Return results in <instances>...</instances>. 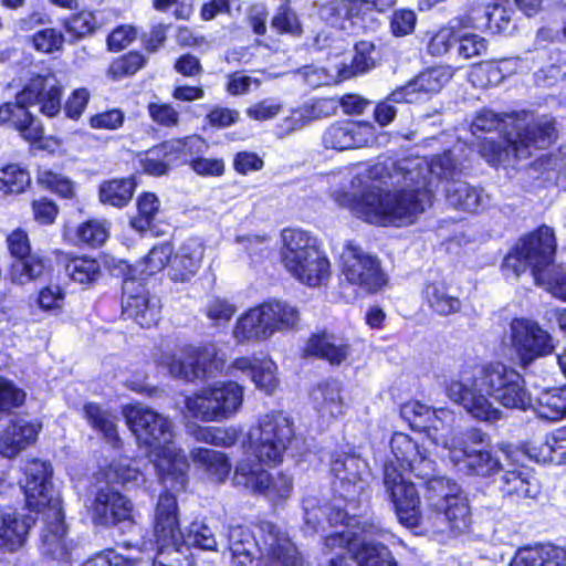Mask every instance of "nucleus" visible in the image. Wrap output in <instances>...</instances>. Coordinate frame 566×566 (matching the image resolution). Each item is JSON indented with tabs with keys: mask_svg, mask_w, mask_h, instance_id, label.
Listing matches in <instances>:
<instances>
[{
	"mask_svg": "<svg viewBox=\"0 0 566 566\" xmlns=\"http://www.w3.org/2000/svg\"><path fill=\"white\" fill-rule=\"evenodd\" d=\"M174 255V247L169 242L155 245L144 258V272L151 275L163 271L167 265L170 266Z\"/></svg>",
	"mask_w": 566,
	"mask_h": 566,
	"instance_id": "obj_56",
	"label": "nucleus"
},
{
	"mask_svg": "<svg viewBox=\"0 0 566 566\" xmlns=\"http://www.w3.org/2000/svg\"><path fill=\"white\" fill-rule=\"evenodd\" d=\"M125 418L137 441L150 449L149 458L164 486L186 488L188 462L175 446L174 424L169 418L143 405L129 407Z\"/></svg>",
	"mask_w": 566,
	"mask_h": 566,
	"instance_id": "obj_5",
	"label": "nucleus"
},
{
	"mask_svg": "<svg viewBox=\"0 0 566 566\" xmlns=\"http://www.w3.org/2000/svg\"><path fill=\"white\" fill-rule=\"evenodd\" d=\"M511 566H566V549L552 544L523 548Z\"/></svg>",
	"mask_w": 566,
	"mask_h": 566,
	"instance_id": "obj_35",
	"label": "nucleus"
},
{
	"mask_svg": "<svg viewBox=\"0 0 566 566\" xmlns=\"http://www.w3.org/2000/svg\"><path fill=\"white\" fill-rule=\"evenodd\" d=\"M295 439L293 419L283 411L262 415L258 423L248 431L244 448L266 464L281 463Z\"/></svg>",
	"mask_w": 566,
	"mask_h": 566,
	"instance_id": "obj_8",
	"label": "nucleus"
},
{
	"mask_svg": "<svg viewBox=\"0 0 566 566\" xmlns=\"http://www.w3.org/2000/svg\"><path fill=\"white\" fill-rule=\"evenodd\" d=\"M363 536L359 543L350 546V558L356 566H398L390 549L369 536L384 537L385 530L374 521L364 520L361 526ZM329 566H349L346 555L340 554L331 558Z\"/></svg>",
	"mask_w": 566,
	"mask_h": 566,
	"instance_id": "obj_16",
	"label": "nucleus"
},
{
	"mask_svg": "<svg viewBox=\"0 0 566 566\" xmlns=\"http://www.w3.org/2000/svg\"><path fill=\"white\" fill-rule=\"evenodd\" d=\"M34 523L35 518L30 514L21 515L10 510H0V548L10 552L21 548Z\"/></svg>",
	"mask_w": 566,
	"mask_h": 566,
	"instance_id": "obj_30",
	"label": "nucleus"
},
{
	"mask_svg": "<svg viewBox=\"0 0 566 566\" xmlns=\"http://www.w3.org/2000/svg\"><path fill=\"white\" fill-rule=\"evenodd\" d=\"M283 109V103L275 97L263 98L247 108V115L253 120H270L276 117Z\"/></svg>",
	"mask_w": 566,
	"mask_h": 566,
	"instance_id": "obj_60",
	"label": "nucleus"
},
{
	"mask_svg": "<svg viewBox=\"0 0 566 566\" xmlns=\"http://www.w3.org/2000/svg\"><path fill=\"white\" fill-rule=\"evenodd\" d=\"M331 472L334 491L345 502L344 507L357 511L368 484L366 462L354 454L339 453L332 459Z\"/></svg>",
	"mask_w": 566,
	"mask_h": 566,
	"instance_id": "obj_15",
	"label": "nucleus"
},
{
	"mask_svg": "<svg viewBox=\"0 0 566 566\" xmlns=\"http://www.w3.org/2000/svg\"><path fill=\"white\" fill-rule=\"evenodd\" d=\"M271 28L279 33L300 35L301 23L295 12L289 6H281L271 21Z\"/></svg>",
	"mask_w": 566,
	"mask_h": 566,
	"instance_id": "obj_59",
	"label": "nucleus"
},
{
	"mask_svg": "<svg viewBox=\"0 0 566 566\" xmlns=\"http://www.w3.org/2000/svg\"><path fill=\"white\" fill-rule=\"evenodd\" d=\"M424 296L429 306L439 315H450L459 312L461 308L459 297L442 281L427 284Z\"/></svg>",
	"mask_w": 566,
	"mask_h": 566,
	"instance_id": "obj_42",
	"label": "nucleus"
},
{
	"mask_svg": "<svg viewBox=\"0 0 566 566\" xmlns=\"http://www.w3.org/2000/svg\"><path fill=\"white\" fill-rule=\"evenodd\" d=\"M69 34L81 39L95 32L99 27L96 14L92 11H80L63 22Z\"/></svg>",
	"mask_w": 566,
	"mask_h": 566,
	"instance_id": "obj_54",
	"label": "nucleus"
},
{
	"mask_svg": "<svg viewBox=\"0 0 566 566\" xmlns=\"http://www.w3.org/2000/svg\"><path fill=\"white\" fill-rule=\"evenodd\" d=\"M510 333L512 348L524 368L554 349L552 336L536 322L514 318L510 325Z\"/></svg>",
	"mask_w": 566,
	"mask_h": 566,
	"instance_id": "obj_17",
	"label": "nucleus"
},
{
	"mask_svg": "<svg viewBox=\"0 0 566 566\" xmlns=\"http://www.w3.org/2000/svg\"><path fill=\"white\" fill-rule=\"evenodd\" d=\"M354 52L350 65H343V67L338 70V77L340 80H347L352 76L363 74L376 65V48L373 42H357Z\"/></svg>",
	"mask_w": 566,
	"mask_h": 566,
	"instance_id": "obj_44",
	"label": "nucleus"
},
{
	"mask_svg": "<svg viewBox=\"0 0 566 566\" xmlns=\"http://www.w3.org/2000/svg\"><path fill=\"white\" fill-rule=\"evenodd\" d=\"M30 185V174L20 166L10 164L0 169V191L3 195L22 193Z\"/></svg>",
	"mask_w": 566,
	"mask_h": 566,
	"instance_id": "obj_51",
	"label": "nucleus"
},
{
	"mask_svg": "<svg viewBox=\"0 0 566 566\" xmlns=\"http://www.w3.org/2000/svg\"><path fill=\"white\" fill-rule=\"evenodd\" d=\"M205 254L200 239L189 238L174 252L169 276L175 282H189L199 271Z\"/></svg>",
	"mask_w": 566,
	"mask_h": 566,
	"instance_id": "obj_28",
	"label": "nucleus"
},
{
	"mask_svg": "<svg viewBox=\"0 0 566 566\" xmlns=\"http://www.w3.org/2000/svg\"><path fill=\"white\" fill-rule=\"evenodd\" d=\"M511 115L513 113L496 114L491 109H482L473 118L470 130L476 138H482V134L500 132L504 135L505 142H516Z\"/></svg>",
	"mask_w": 566,
	"mask_h": 566,
	"instance_id": "obj_36",
	"label": "nucleus"
},
{
	"mask_svg": "<svg viewBox=\"0 0 566 566\" xmlns=\"http://www.w3.org/2000/svg\"><path fill=\"white\" fill-rule=\"evenodd\" d=\"M282 240V262L295 279L318 286L329 277V261L318 250L315 238L303 230L285 229Z\"/></svg>",
	"mask_w": 566,
	"mask_h": 566,
	"instance_id": "obj_7",
	"label": "nucleus"
},
{
	"mask_svg": "<svg viewBox=\"0 0 566 566\" xmlns=\"http://www.w3.org/2000/svg\"><path fill=\"white\" fill-rule=\"evenodd\" d=\"M447 397L473 419L495 423L504 412L491 399L507 409L527 410L532 396L522 375L503 363L463 366L444 384Z\"/></svg>",
	"mask_w": 566,
	"mask_h": 566,
	"instance_id": "obj_3",
	"label": "nucleus"
},
{
	"mask_svg": "<svg viewBox=\"0 0 566 566\" xmlns=\"http://www.w3.org/2000/svg\"><path fill=\"white\" fill-rule=\"evenodd\" d=\"M41 430L36 421L23 418L11 420L0 430V454L4 458H14L29 446L35 442Z\"/></svg>",
	"mask_w": 566,
	"mask_h": 566,
	"instance_id": "obj_26",
	"label": "nucleus"
},
{
	"mask_svg": "<svg viewBox=\"0 0 566 566\" xmlns=\"http://www.w3.org/2000/svg\"><path fill=\"white\" fill-rule=\"evenodd\" d=\"M444 447L450 461L459 471L480 478L497 476L503 465L490 444V437L478 428H470L453 437Z\"/></svg>",
	"mask_w": 566,
	"mask_h": 566,
	"instance_id": "obj_9",
	"label": "nucleus"
},
{
	"mask_svg": "<svg viewBox=\"0 0 566 566\" xmlns=\"http://www.w3.org/2000/svg\"><path fill=\"white\" fill-rule=\"evenodd\" d=\"M258 462L243 459L238 462L232 476L234 486L242 488L251 493H260L268 488L269 472Z\"/></svg>",
	"mask_w": 566,
	"mask_h": 566,
	"instance_id": "obj_37",
	"label": "nucleus"
},
{
	"mask_svg": "<svg viewBox=\"0 0 566 566\" xmlns=\"http://www.w3.org/2000/svg\"><path fill=\"white\" fill-rule=\"evenodd\" d=\"M63 33L54 28H45L32 35V43L36 51L51 54L59 52L64 45Z\"/></svg>",
	"mask_w": 566,
	"mask_h": 566,
	"instance_id": "obj_57",
	"label": "nucleus"
},
{
	"mask_svg": "<svg viewBox=\"0 0 566 566\" xmlns=\"http://www.w3.org/2000/svg\"><path fill=\"white\" fill-rule=\"evenodd\" d=\"M374 127L366 122L340 120L331 125L326 132L329 142L344 139L367 142L373 136Z\"/></svg>",
	"mask_w": 566,
	"mask_h": 566,
	"instance_id": "obj_47",
	"label": "nucleus"
},
{
	"mask_svg": "<svg viewBox=\"0 0 566 566\" xmlns=\"http://www.w3.org/2000/svg\"><path fill=\"white\" fill-rule=\"evenodd\" d=\"M398 0H344L333 3L331 9L344 12L345 17L352 21V24L358 29H374L378 23L370 20V25L365 24V20L374 11L386 12L395 7Z\"/></svg>",
	"mask_w": 566,
	"mask_h": 566,
	"instance_id": "obj_32",
	"label": "nucleus"
},
{
	"mask_svg": "<svg viewBox=\"0 0 566 566\" xmlns=\"http://www.w3.org/2000/svg\"><path fill=\"white\" fill-rule=\"evenodd\" d=\"M307 355L327 360L331 365L339 366L352 354V345L345 337L322 333L313 335L305 347Z\"/></svg>",
	"mask_w": 566,
	"mask_h": 566,
	"instance_id": "obj_31",
	"label": "nucleus"
},
{
	"mask_svg": "<svg viewBox=\"0 0 566 566\" xmlns=\"http://www.w3.org/2000/svg\"><path fill=\"white\" fill-rule=\"evenodd\" d=\"M192 434L197 441L224 448L233 446L238 438L234 429L214 427H197Z\"/></svg>",
	"mask_w": 566,
	"mask_h": 566,
	"instance_id": "obj_55",
	"label": "nucleus"
},
{
	"mask_svg": "<svg viewBox=\"0 0 566 566\" xmlns=\"http://www.w3.org/2000/svg\"><path fill=\"white\" fill-rule=\"evenodd\" d=\"M452 71L447 66H436L421 72L406 85L394 91L389 97L396 103H415L440 90L451 80Z\"/></svg>",
	"mask_w": 566,
	"mask_h": 566,
	"instance_id": "obj_23",
	"label": "nucleus"
},
{
	"mask_svg": "<svg viewBox=\"0 0 566 566\" xmlns=\"http://www.w3.org/2000/svg\"><path fill=\"white\" fill-rule=\"evenodd\" d=\"M335 514L331 513L326 518L329 524H344L346 526L342 532H336L325 537V547L329 551L335 548L345 549L350 555V546L359 543L363 533L361 526L364 520L357 516V511L342 507L339 504L334 505Z\"/></svg>",
	"mask_w": 566,
	"mask_h": 566,
	"instance_id": "obj_25",
	"label": "nucleus"
},
{
	"mask_svg": "<svg viewBox=\"0 0 566 566\" xmlns=\"http://www.w3.org/2000/svg\"><path fill=\"white\" fill-rule=\"evenodd\" d=\"M228 537L232 566H302L290 535L272 522H261L254 533L232 526Z\"/></svg>",
	"mask_w": 566,
	"mask_h": 566,
	"instance_id": "obj_6",
	"label": "nucleus"
},
{
	"mask_svg": "<svg viewBox=\"0 0 566 566\" xmlns=\"http://www.w3.org/2000/svg\"><path fill=\"white\" fill-rule=\"evenodd\" d=\"M535 283L555 297L566 301V273L559 266H552L543 274V280H536Z\"/></svg>",
	"mask_w": 566,
	"mask_h": 566,
	"instance_id": "obj_63",
	"label": "nucleus"
},
{
	"mask_svg": "<svg viewBox=\"0 0 566 566\" xmlns=\"http://www.w3.org/2000/svg\"><path fill=\"white\" fill-rule=\"evenodd\" d=\"M339 265L344 280L366 293H376L387 283L380 260L353 241L343 247Z\"/></svg>",
	"mask_w": 566,
	"mask_h": 566,
	"instance_id": "obj_14",
	"label": "nucleus"
},
{
	"mask_svg": "<svg viewBox=\"0 0 566 566\" xmlns=\"http://www.w3.org/2000/svg\"><path fill=\"white\" fill-rule=\"evenodd\" d=\"M458 54L465 60L481 56L488 48L484 38L475 33H464L457 35Z\"/></svg>",
	"mask_w": 566,
	"mask_h": 566,
	"instance_id": "obj_61",
	"label": "nucleus"
},
{
	"mask_svg": "<svg viewBox=\"0 0 566 566\" xmlns=\"http://www.w3.org/2000/svg\"><path fill=\"white\" fill-rule=\"evenodd\" d=\"M180 163H187V159H181V144L178 147L175 144H156L139 156L143 170L151 176H163L172 164Z\"/></svg>",
	"mask_w": 566,
	"mask_h": 566,
	"instance_id": "obj_34",
	"label": "nucleus"
},
{
	"mask_svg": "<svg viewBox=\"0 0 566 566\" xmlns=\"http://www.w3.org/2000/svg\"><path fill=\"white\" fill-rule=\"evenodd\" d=\"M122 308L126 318L142 327L157 324L160 314L159 300L136 279H125L122 286Z\"/></svg>",
	"mask_w": 566,
	"mask_h": 566,
	"instance_id": "obj_18",
	"label": "nucleus"
},
{
	"mask_svg": "<svg viewBox=\"0 0 566 566\" xmlns=\"http://www.w3.org/2000/svg\"><path fill=\"white\" fill-rule=\"evenodd\" d=\"M65 272L74 282L88 284L99 276L101 268L94 259L76 256L66 263Z\"/></svg>",
	"mask_w": 566,
	"mask_h": 566,
	"instance_id": "obj_52",
	"label": "nucleus"
},
{
	"mask_svg": "<svg viewBox=\"0 0 566 566\" xmlns=\"http://www.w3.org/2000/svg\"><path fill=\"white\" fill-rule=\"evenodd\" d=\"M314 409L321 417L337 418L345 415L347 403L342 394V385L336 379L319 382L311 394Z\"/></svg>",
	"mask_w": 566,
	"mask_h": 566,
	"instance_id": "obj_33",
	"label": "nucleus"
},
{
	"mask_svg": "<svg viewBox=\"0 0 566 566\" xmlns=\"http://www.w3.org/2000/svg\"><path fill=\"white\" fill-rule=\"evenodd\" d=\"M135 188L134 177L105 181L99 187V200L104 205L123 208L132 200Z\"/></svg>",
	"mask_w": 566,
	"mask_h": 566,
	"instance_id": "obj_43",
	"label": "nucleus"
},
{
	"mask_svg": "<svg viewBox=\"0 0 566 566\" xmlns=\"http://www.w3.org/2000/svg\"><path fill=\"white\" fill-rule=\"evenodd\" d=\"M439 413L444 417H451V412L444 409L431 410L430 407L419 401H408L400 407L401 418L409 426L419 431H428L431 428L438 430L437 421L440 420Z\"/></svg>",
	"mask_w": 566,
	"mask_h": 566,
	"instance_id": "obj_39",
	"label": "nucleus"
},
{
	"mask_svg": "<svg viewBox=\"0 0 566 566\" xmlns=\"http://www.w3.org/2000/svg\"><path fill=\"white\" fill-rule=\"evenodd\" d=\"M146 64V57L138 52H129L128 54L115 60L109 69L108 74L117 80L124 76L133 75Z\"/></svg>",
	"mask_w": 566,
	"mask_h": 566,
	"instance_id": "obj_58",
	"label": "nucleus"
},
{
	"mask_svg": "<svg viewBox=\"0 0 566 566\" xmlns=\"http://www.w3.org/2000/svg\"><path fill=\"white\" fill-rule=\"evenodd\" d=\"M480 155L491 166L511 165L530 154V144H475Z\"/></svg>",
	"mask_w": 566,
	"mask_h": 566,
	"instance_id": "obj_41",
	"label": "nucleus"
},
{
	"mask_svg": "<svg viewBox=\"0 0 566 566\" xmlns=\"http://www.w3.org/2000/svg\"><path fill=\"white\" fill-rule=\"evenodd\" d=\"M275 370L276 366L272 360H261L253 371L252 380L259 389L270 395L277 387Z\"/></svg>",
	"mask_w": 566,
	"mask_h": 566,
	"instance_id": "obj_64",
	"label": "nucleus"
},
{
	"mask_svg": "<svg viewBox=\"0 0 566 566\" xmlns=\"http://www.w3.org/2000/svg\"><path fill=\"white\" fill-rule=\"evenodd\" d=\"M542 453L545 460L554 464H566V427L556 429L546 436Z\"/></svg>",
	"mask_w": 566,
	"mask_h": 566,
	"instance_id": "obj_53",
	"label": "nucleus"
},
{
	"mask_svg": "<svg viewBox=\"0 0 566 566\" xmlns=\"http://www.w3.org/2000/svg\"><path fill=\"white\" fill-rule=\"evenodd\" d=\"M185 546H193L203 551H214L217 541L212 530L202 522H193L190 524L187 533L182 534L181 544L176 549L174 560H179L181 548Z\"/></svg>",
	"mask_w": 566,
	"mask_h": 566,
	"instance_id": "obj_48",
	"label": "nucleus"
},
{
	"mask_svg": "<svg viewBox=\"0 0 566 566\" xmlns=\"http://www.w3.org/2000/svg\"><path fill=\"white\" fill-rule=\"evenodd\" d=\"M160 367L167 369L174 378L193 381L213 376L214 370L223 366V359L218 357L213 346H184L177 352H163L156 359Z\"/></svg>",
	"mask_w": 566,
	"mask_h": 566,
	"instance_id": "obj_13",
	"label": "nucleus"
},
{
	"mask_svg": "<svg viewBox=\"0 0 566 566\" xmlns=\"http://www.w3.org/2000/svg\"><path fill=\"white\" fill-rule=\"evenodd\" d=\"M514 124V138L516 142H536L537 139H556L558 129L556 120L547 115L535 116L522 111L513 112L510 116Z\"/></svg>",
	"mask_w": 566,
	"mask_h": 566,
	"instance_id": "obj_27",
	"label": "nucleus"
},
{
	"mask_svg": "<svg viewBox=\"0 0 566 566\" xmlns=\"http://www.w3.org/2000/svg\"><path fill=\"white\" fill-rule=\"evenodd\" d=\"M556 238L554 230L542 226L522 238L503 261V271L518 277L527 269L534 281L543 280V274L554 266Z\"/></svg>",
	"mask_w": 566,
	"mask_h": 566,
	"instance_id": "obj_11",
	"label": "nucleus"
},
{
	"mask_svg": "<svg viewBox=\"0 0 566 566\" xmlns=\"http://www.w3.org/2000/svg\"><path fill=\"white\" fill-rule=\"evenodd\" d=\"M243 387L234 381H218L187 397L185 407L191 417L202 421L232 418L243 403Z\"/></svg>",
	"mask_w": 566,
	"mask_h": 566,
	"instance_id": "obj_12",
	"label": "nucleus"
},
{
	"mask_svg": "<svg viewBox=\"0 0 566 566\" xmlns=\"http://www.w3.org/2000/svg\"><path fill=\"white\" fill-rule=\"evenodd\" d=\"M493 484L502 502L512 506L535 500L541 493L538 481L526 467L503 468Z\"/></svg>",
	"mask_w": 566,
	"mask_h": 566,
	"instance_id": "obj_19",
	"label": "nucleus"
},
{
	"mask_svg": "<svg viewBox=\"0 0 566 566\" xmlns=\"http://www.w3.org/2000/svg\"><path fill=\"white\" fill-rule=\"evenodd\" d=\"M460 172L450 151L430 163L420 157L399 160L391 172L384 164H376L352 179V192H337L335 200L368 223L408 226L431 206L433 179H443L450 206L468 212L484 209L489 195L457 179Z\"/></svg>",
	"mask_w": 566,
	"mask_h": 566,
	"instance_id": "obj_1",
	"label": "nucleus"
},
{
	"mask_svg": "<svg viewBox=\"0 0 566 566\" xmlns=\"http://www.w3.org/2000/svg\"><path fill=\"white\" fill-rule=\"evenodd\" d=\"M390 450L396 463L402 471H409L419 479L433 476L436 472L434 461L408 434L396 432L390 440Z\"/></svg>",
	"mask_w": 566,
	"mask_h": 566,
	"instance_id": "obj_22",
	"label": "nucleus"
},
{
	"mask_svg": "<svg viewBox=\"0 0 566 566\" xmlns=\"http://www.w3.org/2000/svg\"><path fill=\"white\" fill-rule=\"evenodd\" d=\"M190 458L195 464L202 468L216 482H224L230 473L231 464L222 452L197 448L191 451Z\"/></svg>",
	"mask_w": 566,
	"mask_h": 566,
	"instance_id": "obj_40",
	"label": "nucleus"
},
{
	"mask_svg": "<svg viewBox=\"0 0 566 566\" xmlns=\"http://www.w3.org/2000/svg\"><path fill=\"white\" fill-rule=\"evenodd\" d=\"M25 481L22 485L27 504L31 510H46L45 524L40 535L41 555L59 565L69 564L74 554L75 544L69 537L60 500L55 496L50 463L33 459L24 469Z\"/></svg>",
	"mask_w": 566,
	"mask_h": 566,
	"instance_id": "obj_4",
	"label": "nucleus"
},
{
	"mask_svg": "<svg viewBox=\"0 0 566 566\" xmlns=\"http://www.w3.org/2000/svg\"><path fill=\"white\" fill-rule=\"evenodd\" d=\"M84 417L90 426L99 432L103 438L113 447L119 446L117 433V417L108 408L95 402H87L83 408Z\"/></svg>",
	"mask_w": 566,
	"mask_h": 566,
	"instance_id": "obj_38",
	"label": "nucleus"
},
{
	"mask_svg": "<svg viewBox=\"0 0 566 566\" xmlns=\"http://www.w3.org/2000/svg\"><path fill=\"white\" fill-rule=\"evenodd\" d=\"M484 28L493 32L503 33L510 30L512 24V12L503 6L494 4L491 10L483 11Z\"/></svg>",
	"mask_w": 566,
	"mask_h": 566,
	"instance_id": "obj_62",
	"label": "nucleus"
},
{
	"mask_svg": "<svg viewBox=\"0 0 566 566\" xmlns=\"http://www.w3.org/2000/svg\"><path fill=\"white\" fill-rule=\"evenodd\" d=\"M93 520L99 525H115L130 517L132 503L112 486L99 488L91 505Z\"/></svg>",
	"mask_w": 566,
	"mask_h": 566,
	"instance_id": "obj_24",
	"label": "nucleus"
},
{
	"mask_svg": "<svg viewBox=\"0 0 566 566\" xmlns=\"http://www.w3.org/2000/svg\"><path fill=\"white\" fill-rule=\"evenodd\" d=\"M25 103H4L0 106V124L8 125L20 132L21 137L27 142H41L43 128L39 119L28 111Z\"/></svg>",
	"mask_w": 566,
	"mask_h": 566,
	"instance_id": "obj_29",
	"label": "nucleus"
},
{
	"mask_svg": "<svg viewBox=\"0 0 566 566\" xmlns=\"http://www.w3.org/2000/svg\"><path fill=\"white\" fill-rule=\"evenodd\" d=\"M298 318V311L286 302H264L241 315L232 334L238 343H259L294 328Z\"/></svg>",
	"mask_w": 566,
	"mask_h": 566,
	"instance_id": "obj_10",
	"label": "nucleus"
},
{
	"mask_svg": "<svg viewBox=\"0 0 566 566\" xmlns=\"http://www.w3.org/2000/svg\"><path fill=\"white\" fill-rule=\"evenodd\" d=\"M537 416L548 421H558L566 416V396L563 388L543 391L535 407Z\"/></svg>",
	"mask_w": 566,
	"mask_h": 566,
	"instance_id": "obj_45",
	"label": "nucleus"
},
{
	"mask_svg": "<svg viewBox=\"0 0 566 566\" xmlns=\"http://www.w3.org/2000/svg\"><path fill=\"white\" fill-rule=\"evenodd\" d=\"M104 476L105 486H112L113 489H115V485H120L128 490L138 486L139 482L144 481L143 474L126 460L109 464Z\"/></svg>",
	"mask_w": 566,
	"mask_h": 566,
	"instance_id": "obj_49",
	"label": "nucleus"
},
{
	"mask_svg": "<svg viewBox=\"0 0 566 566\" xmlns=\"http://www.w3.org/2000/svg\"><path fill=\"white\" fill-rule=\"evenodd\" d=\"M137 216L130 220V226L143 233L150 229L160 211V201L155 193L145 192L137 198Z\"/></svg>",
	"mask_w": 566,
	"mask_h": 566,
	"instance_id": "obj_50",
	"label": "nucleus"
},
{
	"mask_svg": "<svg viewBox=\"0 0 566 566\" xmlns=\"http://www.w3.org/2000/svg\"><path fill=\"white\" fill-rule=\"evenodd\" d=\"M423 480L427 510L421 512L420 497L415 485L403 478L391 460L385 463L384 485L399 522L408 528L423 526L434 533H448L452 536L468 532L471 510L460 485L436 474Z\"/></svg>",
	"mask_w": 566,
	"mask_h": 566,
	"instance_id": "obj_2",
	"label": "nucleus"
},
{
	"mask_svg": "<svg viewBox=\"0 0 566 566\" xmlns=\"http://www.w3.org/2000/svg\"><path fill=\"white\" fill-rule=\"evenodd\" d=\"M62 85L54 73L33 76L21 92L17 94L19 103L39 106L42 114L53 117L61 111Z\"/></svg>",
	"mask_w": 566,
	"mask_h": 566,
	"instance_id": "obj_20",
	"label": "nucleus"
},
{
	"mask_svg": "<svg viewBox=\"0 0 566 566\" xmlns=\"http://www.w3.org/2000/svg\"><path fill=\"white\" fill-rule=\"evenodd\" d=\"M45 270V260L38 254H30L13 260L10 276L13 283L23 285L39 279Z\"/></svg>",
	"mask_w": 566,
	"mask_h": 566,
	"instance_id": "obj_46",
	"label": "nucleus"
},
{
	"mask_svg": "<svg viewBox=\"0 0 566 566\" xmlns=\"http://www.w3.org/2000/svg\"><path fill=\"white\" fill-rule=\"evenodd\" d=\"M171 492H180V490H172L166 488ZM184 489H181L182 491ZM155 537L157 551L176 549L181 544L182 533L179 528L178 505L176 495L168 491L159 495L156 510H155Z\"/></svg>",
	"mask_w": 566,
	"mask_h": 566,
	"instance_id": "obj_21",
	"label": "nucleus"
}]
</instances>
